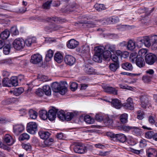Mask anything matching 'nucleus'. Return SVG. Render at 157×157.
Masks as SVG:
<instances>
[{
    "label": "nucleus",
    "mask_w": 157,
    "mask_h": 157,
    "mask_svg": "<svg viewBox=\"0 0 157 157\" xmlns=\"http://www.w3.org/2000/svg\"><path fill=\"white\" fill-rule=\"evenodd\" d=\"M67 84L66 82L62 81L59 83L55 82L51 84L52 90L55 92H59L62 95H64L67 91Z\"/></svg>",
    "instance_id": "1"
},
{
    "label": "nucleus",
    "mask_w": 157,
    "mask_h": 157,
    "mask_svg": "<svg viewBox=\"0 0 157 157\" xmlns=\"http://www.w3.org/2000/svg\"><path fill=\"white\" fill-rule=\"evenodd\" d=\"M89 148H92L91 145L87 144L86 146L81 144H78L75 145L74 147V150L75 152L79 154H84L87 152Z\"/></svg>",
    "instance_id": "2"
},
{
    "label": "nucleus",
    "mask_w": 157,
    "mask_h": 157,
    "mask_svg": "<svg viewBox=\"0 0 157 157\" xmlns=\"http://www.w3.org/2000/svg\"><path fill=\"white\" fill-rule=\"evenodd\" d=\"M95 55L94 56L93 59L95 62L101 63L102 59V53L104 48L101 46L97 47Z\"/></svg>",
    "instance_id": "3"
},
{
    "label": "nucleus",
    "mask_w": 157,
    "mask_h": 157,
    "mask_svg": "<svg viewBox=\"0 0 157 157\" xmlns=\"http://www.w3.org/2000/svg\"><path fill=\"white\" fill-rule=\"evenodd\" d=\"M13 46L16 50L19 51L25 47V40L21 38L16 39L13 43Z\"/></svg>",
    "instance_id": "4"
},
{
    "label": "nucleus",
    "mask_w": 157,
    "mask_h": 157,
    "mask_svg": "<svg viewBox=\"0 0 157 157\" xmlns=\"http://www.w3.org/2000/svg\"><path fill=\"white\" fill-rule=\"evenodd\" d=\"M157 40V36L154 35L151 37L145 36L143 38L140 40L141 45H143V43L147 47H149L151 44L152 42H154Z\"/></svg>",
    "instance_id": "5"
},
{
    "label": "nucleus",
    "mask_w": 157,
    "mask_h": 157,
    "mask_svg": "<svg viewBox=\"0 0 157 157\" xmlns=\"http://www.w3.org/2000/svg\"><path fill=\"white\" fill-rule=\"evenodd\" d=\"M37 19L40 21L43 22H51L54 21L57 22H65L66 20L64 18L57 17H48L45 18H42L40 17H38Z\"/></svg>",
    "instance_id": "6"
},
{
    "label": "nucleus",
    "mask_w": 157,
    "mask_h": 157,
    "mask_svg": "<svg viewBox=\"0 0 157 157\" xmlns=\"http://www.w3.org/2000/svg\"><path fill=\"white\" fill-rule=\"evenodd\" d=\"M26 129L29 133L32 134H35L37 131V124L35 122H29L27 124Z\"/></svg>",
    "instance_id": "7"
},
{
    "label": "nucleus",
    "mask_w": 157,
    "mask_h": 157,
    "mask_svg": "<svg viewBox=\"0 0 157 157\" xmlns=\"http://www.w3.org/2000/svg\"><path fill=\"white\" fill-rule=\"evenodd\" d=\"M145 59L147 64L151 65L156 61L157 57L154 54L150 53L146 54Z\"/></svg>",
    "instance_id": "8"
},
{
    "label": "nucleus",
    "mask_w": 157,
    "mask_h": 157,
    "mask_svg": "<svg viewBox=\"0 0 157 157\" xmlns=\"http://www.w3.org/2000/svg\"><path fill=\"white\" fill-rule=\"evenodd\" d=\"M57 111H58V109L54 107H52V109L48 110V118L49 120L52 121L55 119Z\"/></svg>",
    "instance_id": "9"
},
{
    "label": "nucleus",
    "mask_w": 157,
    "mask_h": 157,
    "mask_svg": "<svg viewBox=\"0 0 157 157\" xmlns=\"http://www.w3.org/2000/svg\"><path fill=\"white\" fill-rule=\"evenodd\" d=\"M64 62L66 64L69 66L73 65L75 62V59L71 55H66L64 58Z\"/></svg>",
    "instance_id": "10"
},
{
    "label": "nucleus",
    "mask_w": 157,
    "mask_h": 157,
    "mask_svg": "<svg viewBox=\"0 0 157 157\" xmlns=\"http://www.w3.org/2000/svg\"><path fill=\"white\" fill-rule=\"evenodd\" d=\"M42 59L41 56L39 54H35L32 56L30 60L31 63L37 64L40 63Z\"/></svg>",
    "instance_id": "11"
},
{
    "label": "nucleus",
    "mask_w": 157,
    "mask_h": 157,
    "mask_svg": "<svg viewBox=\"0 0 157 157\" xmlns=\"http://www.w3.org/2000/svg\"><path fill=\"white\" fill-rule=\"evenodd\" d=\"M122 106L126 109L133 110L134 109V105L133 100L131 98H128L126 102L123 103Z\"/></svg>",
    "instance_id": "12"
},
{
    "label": "nucleus",
    "mask_w": 157,
    "mask_h": 157,
    "mask_svg": "<svg viewBox=\"0 0 157 157\" xmlns=\"http://www.w3.org/2000/svg\"><path fill=\"white\" fill-rule=\"evenodd\" d=\"M111 136L113 138H116L120 142L123 143L125 142L127 140L126 136L124 134H113Z\"/></svg>",
    "instance_id": "13"
},
{
    "label": "nucleus",
    "mask_w": 157,
    "mask_h": 157,
    "mask_svg": "<svg viewBox=\"0 0 157 157\" xmlns=\"http://www.w3.org/2000/svg\"><path fill=\"white\" fill-rule=\"evenodd\" d=\"M105 92L115 95L117 94V90L115 88L108 86H102Z\"/></svg>",
    "instance_id": "14"
},
{
    "label": "nucleus",
    "mask_w": 157,
    "mask_h": 157,
    "mask_svg": "<svg viewBox=\"0 0 157 157\" xmlns=\"http://www.w3.org/2000/svg\"><path fill=\"white\" fill-rule=\"evenodd\" d=\"M79 44V42L74 39L68 41L67 44V47L69 48L74 49Z\"/></svg>",
    "instance_id": "15"
},
{
    "label": "nucleus",
    "mask_w": 157,
    "mask_h": 157,
    "mask_svg": "<svg viewBox=\"0 0 157 157\" xmlns=\"http://www.w3.org/2000/svg\"><path fill=\"white\" fill-rule=\"evenodd\" d=\"M24 129V127L21 124H17L13 126L14 132L16 135L19 134Z\"/></svg>",
    "instance_id": "16"
},
{
    "label": "nucleus",
    "mask_w": 157,
    "mask_h": 157,
    "mask_svg": "<svg viewBox=\"0 0 157 157\" xmlns=\"http://www.w3.org/2000/svg\"><path fill=\"white\" fill-rule=\"evenodd\" d=\"M3 140L4 143L9 145H12L14 142L12 137L9 134H6L5 135Z\"/></svg>",
    "instance_id": "17"
},
{
    "label": "nucleus",
    "mask_w": 157,
    "mask_h": 157,
    "mask_svg": "<svg viewBox=\"0 0 157 157\" xmlns=\"http://www.w3.org/2000/svg\"><path fill=\"white\" fill-rule=\"evenodd\" d=\"M136 65L140 68L143 67L145 65V62L144 59L141 57L137 58L136 60L135 63Z\"/></svg>",
    "instance_id": "18"
},
{
    "label": "nucleus",
    "mask_w": 157,
    "mask_h": 157,
    "mask_svg": "<svg viewBox=\"0 0 157 157\" xmlns=\"http://www.w3.org/2000/svg\"><path fill=\"white\" fill-rule=\"evenodd\" d=\"M111 104L113 106L117 109H120L122 105L121 101L117 98L113 99Z\"/></svg>",
    "instance_id": "19"
},
{
    "label": "nucleus",
    "mask_w": 157,
    "mask_h": 157,
    "mask_svg": "<svg viewBox=\"0 0 157 157\" xmlns=\"http://www.w3.org/2000/svg\"><path fill=\"white\" fill-rule=\"evenodd\" d=\"M146 153L148 157H155L157 155L156 151L153 148H150L147 150Z\"/></svg>",
    "instance_id": "20"
},
{
    "label": "nucleus",
    "mask_w": 157,
    "mask_h": 157,
    "mask_svg": "<svg viewBox=\"0 0 157 157\" xmlns=\"http://www.w3.org/2000/svg\"><path fill=\"white\" fill-rule=\"evenodd\" d=\"M54 59L58 63H60L63 61V57L61 53L57 52L55 54Z\"/></svg>",
    "instance_id": "21"
},
{
    "label": "nucleus",
    "mask_w": 157,
    "mask_h": 157,
    "mask_svg": "<svg viewBox=\"0 0 157 157\" xmlns=\"http://www.w3.org/2000/svg\"><path fill=\"white\" fill-rule=\"evenodd\" d=\"M141 103L142 106L144 108H146L148 103V100L145 95H142L140 97Z\"/></svg>",
    "instance_id": "22"
},
{
    "label": "nucleus",
    "mask_w": 157,
    "mask_h": 157,
    "mask_svg": "<svg viewBox=\"0 0 157 157\" xmlns=\"http://www.w3.org/2000/svg\"><path fill=\"white\" fill-rule=\"evenodd\" d=\"M136 47V43L132 40H129L127 43V48L128 50L132 51Z\"/></svg>",
    "instance_id": "23"
},
{
    "label": "nucleus",
    "mask_w": 157,
    "mask_h": 157,
    "mask_svg": "<svg viewBox=\"0 0 157 157\" xmlns=\"http://www.w3.org/2000/svg\"><path fill=\"white\" fill-rule=\"evenodd\" d=\"M38 133L41 138L44 140L48 139L50 135V134L48 132L44 131H40Z\"/></svg>",
    "instance_id": "24"
},
{
    "label": "nucleus",
    "mask_w": 157,
    "mask_h": 157,
    "mask_svg": "<svg viewBox=\"0 0 157 157\" xmlns=\"http://www.w3.org/2000/svg\"><path fill=\"white\" fill-rule=\"evenodd\" d=\"M36 38L34 37L28 38L25 41V45L30 46L32 44L36 42Z\"/></svg>",
    "instance_id": "25"
},
{
    "label": "nucleus",
    "mask_w": 157,
    "mask_h": 157,
    "mask_svg": "<svg viewBox=\"0 0 157 157\" xmlns=\"http://www.w3.org/2000/svg\"><path fill=\"white\" fill-rule=\"evenodd\" d=\"M10 32L7 29H5L0 34V38L3 40L6 39L10 36Z\"/></svg>",
    "instance_id": "26"
},
{
    "label": "nucleus",
    "mask_w": 157,
    "mask_h": 157,
    "mask_svg": "<svg viewBox=\"0 0 157 157\" xmlns=\"http://www.w3.org/2000/svg\"><path fill=\"white\" fill-rule=\"evenodd\" d=\"M128 115L126 113L121 114L119 116V119L121 122L124 124L128 121Z\"/></svg>",
    "instance_id": "27"
},
{
    "label": "nucleus",
    "mask_w": 157,
    "mask_h": 157,
    "mask_svg": "<svg viewBox=\"0 0 157 157\" xmlns=\"http://www.w3.org/2000/svg\"><path fill=\"white\" fill-rule=\"evenodd\" d=\"M111 52L107 49H104L102 53V57L107 60H109L111 55Z\"/></svg>",
    "instance_id": "28"
},
{
    "label": "nucleus",
    "mask_w": 157,
    "mask_h": 157,
    "mask_svg": "<svg viewBox=\"0 0 157 157\" xmlns=\"http://www.w3.org/2000/svg\"><path fill=\"white\" fill-rule=\"evenodd\" d=\"M39 116L42 120H45L48 118V113L45 110H41L39 112Z\"/></svg>",
    "instance_id": "29"
},
{
    "label": "nucleus",
    "mask_w": 157,
    "mask_h": 157,
    "mask_svg": "<svg viewBox=\"0 0 157 157\" xmlns=\"http://www.w3.org/2000/svg\"><path fill=\"white\" fill-rule=\"evenodd\" d=\"M110 70L112 71L115 72L119 67V63H111L109 66Z\"/></svg>",
    "instance_id": "30"
},
{
    "label": "nucleus",
    "mask_w": 157,
    "mask_h": 157,
    "mask_svg": "<svg viewBox=\"0 0 157 157\" xmlns=\"http://www.w3.org/2000/svg\"><path fill=\"white\" fill-rule=\"evenodd\" d=\"M53 55V51L49 49L47 52L46 55L45 60L47 62L50 61L52 58Z\"/></svg>",
    "instance_id": "31"
},
{
    "label": "nucleus",
    "mask_w": 157,
    "mask_h": 157,
    "mask_svg": "<svg viewBox=\"0 0 157 157\" xmlns=\"http://www.w3.org/2000/svg\"><path fill=\"white\" fill-rule=\"evenodd\" d=\"M122 67L123 69L128 71H131L133 69L131 64L128 62L123 63L122 64Z\"/></svg>",
    "instance_id": "32"
},
{
    "label": "nucleus",
    "mask_w": 157,
    "mask_h": 157,
    "mask_svg": "<svg viewBox=\"0 0 157 157\" xmlns=\"http://www.w3.org/2000/svg\"><path fill=\"white\" fill-rule=\"evenodd\" d=\"M11 81L7 77L4 78L2 81V84L3 86L11 87Z\"/></svg>",
    "instance_id": "33"
},
{
    "label": "nucleus",
    "mask_w": 157,
    "mask_h": 157,
    "mask_svg": "<svg viewBox=\"0 0 157 157\" xmlns=\"http://www.w3.org/2000/svg\"><path fill=\"white\" fill-rule=\"evenodd\" d=\"M43 91L46 95H50L51 94V89L48 85H45L43 87Z\"/></svg>",
    "instance_id": "34"
},
{
    "label": "nucleus",
    "mask_w": 157,
    "mask_h": 157,
    "mask_svg": "<svg viewBox=\"0 0 157 157\" xmlns=\"http://www.w3.org/2000/svg\"><path fill=\"white\" fill-rule=\"evenodd\" d=\"M29 114L30 117L33 119H36L37 116V113L33 109L29 110Z\"/></svg>",
    "instance_id": "35"
},
{
    "label": "nucleus",
    "mask_w": 157,
    "mask_h": 157,
    "mask_svg": "<svg viewBox=\"0 0 157 157\" xmlns=\"http://www.w3.org/2000/svg\"><path fill=\"white\" fill-rule=\"evenodd\" d=\"M18 78L17 76H12L11 77V86H16L18 85Z\"/></svg>",
    "instance_id": "36"
},
{
    "label": "nucleus",
    "mask_w": 157,
    "mask_h": 157,
    "mask_svg": "<svg viewBox=\"0 0 157 157\" xmlns=\"http://www.w3.org/2000/svg\"><path fill=\"white\" fill-rule=\"evenodd\" d=\"M138 55L136 52H133L131 54L129 59L130 61L133 63H135L136 59L138 58Z\"/></svg>",
    "instance_id": "37"
},
{
    "label": "nucleus",
    "mask_w": 157,
    "mask_h": 157,
    "mask_svg": "<svg viewBox=\"0 0 157 157\" xmlns=\"http://www.w3.org/2000/svg\"><path fill=\"white\" fill-rule=\"evenodd\" d=\"M30 138L29 135L27 133H24L21 134L19 137L20 140L23 141L25 140H28Z\"/></svg>",
    "instance_id": "38"
},
{
    "label": "nucleus",
    "mask_w": 157,
    "mask_h": 157,
    "mask_svg": "<svg viewBox=\"0 0 157 157\" xmlns=\"http://www.w3.org/2000/svg\"><path fill=\"white\" fill-rule=\"evenodd\" d=\"M85 70L87 74L89 75L93 74L94 73V70L93 67L90 66L86 67Z\"/></svg>",
    "instance_id": "39"
},
{
    "label": "nucleus",
    "mask_w": 157,
    "mask_h": 157,
    "mask_svg": "<svg viewBox=\"0 0 157 157\" xmlns=\"http://www.w3.org/2000/svg\"><path fill=\"white\" fill-rule=\"evenodd\" d=\"M11 44H8L4 47L3 49V53L5 55H8L9 54L10 51Z\"/></svg>",
    "instance_id": "40"
},
{
    "label": "nucleus",
    "mask_w": 157,
    "mask_h": 157,
    "mask_svg": "<svg viewBox=\"0 0 157 157\" xmlns=\"http://www.w3.org/2000/svg\"><path fill=\"white\" fill-rule=\"evenodd\" d=\"M24 91V89L22 87H19L15 89L13 93L16 96H18L21 94Z\"/></svg>",
    "instance_id": "41"
},
{
    "label": "nucleus",
    "mask_w": 157,
    "mask_h": 157,
    "mask_svg": "<svg viewBox=\"0 0 157 157\" xmlns=\"http://www.w3.org/2000/svg\"><path fill=\"white\" fill-rule=\"evenodd\" d=\"M57 113L59 118L62 120H65V114L64 111L63 110H60L59 112L57 111Z\"/></svg>",
    "instance_id": "42"
},
{
    "label": "nucleus",
    "mask_w": 157,
    "mask_h": 157,
    "mask_svg": "<svg viewBox=\"0 0 157 157\" xmlns=\"http://www.w3.org/2000/svg\"><path fill=\"white\" fill-rule=\"evenodd\" d=\"M104 49H107L110 52H113L115 51V48L114 45H110L109 44H107L105 46Z\"/></svg>",
    "instance_id": "43"
},
{
    "label": "nucleus",
    "mask_w": 157,
    "mask_h": 157,
    "mask_svg": "<svg viewBox=\"0 0 157 157\" xmlns=\"http://www.w3.org/2000/svg\"><path fill=\"white\" fill-rule=\"evenodd\" d=\"M84 121L89 124H93L94 122V119L92 118L89 115H86L84 117Z\"/></svg>",
    "instance_id": "44"
},
{
    "label": "nucleus",
    "mask_w": 157,
    "mask_h": 157,
    "mask_svg": "<svg viewBox=\"0 0 157 157\" xmlns=\"http://www.w3.org/2000/svg\"><path fill=\"white\" fill-rule=\"evenodd\" d=\"M147 52V49L144 48L141 49L138 52L139 57H141L142 58L144 57H145Z\"/></svg>",
    "instance_id": "45"
},
{
    "label": "nucleus",
    "mask_w": 157,
    "mask_h": 157,
    "mask_svg": "<svg viewBox=\"0 0 157 157\" xmlns=\"http://www.w3.org/2000/svg\"><path fill=\"white\" fill-rule=\"evenodd\" d=\"M94 8L97 10L100 11L104 10L105 8L103 4H97L94 5Z\"/></svg>",
    "instance_id": "46"
},
{
    "label": "nucleus",
    "mask_w": 157,
    "mask_h": 157,
    "mask_svg": "<svg viewBox=\"0 0 157 157\" xmlns=\"http://www.w3.org/2000/svg\"><path fill=\"white\" fill-rule=\"evenodd\" d=\"M74 115V113H67L65 115V120L70 121L73 118Z\"/></svg>",
    "instance_id": "47"
},
{
    "label": "nucleus",
    "mask_w": 157,
    "mask_h": 157,
    "mask_svg": "<svg viewBox=\"0 0 157 157\" xmlns=\"http://www.w3.org/2000/svg\"><path fill=\"white\" fill-rule=\"evenodd\" d=\"M52 1H48L44 3L43 5V7L44 9H48L50 8Z\"/></svg>",
    "instance_id": "48"
},
{
    "label": "nucleus",
    "mask_w": 157,
    "mask_h": 157,
    "mask_svg": "<svg viewBox=\"0 0 157 157\" xmlns=\"http://www.w3.org/2000/svg\"><path fill=\"white\" fill-rule=\"evenodd\" d=\"M144 113L141 110H139L138 111L137 118L139 120H142L144 117Z\"/></svg>",
    "instance_id": "49"
},
{
    "label": "nucleus",
    "mask_w": 157,
    "mask_h": 157,
    "mask_svg": "<svg viewBox=\"0 0 157 157\" xmlns=\"http://www.w3.org/2000/svg\"><path fill=\"white\" fill-rule=\"evenodd\" d=\"M14 99V98H9L8 99L2 101V104L4 105H9L13 102V100Z\"/></svg>",
    "instance_id": "50"
},
{
    "label": "nucleus",
    "mask_w": 157,
    "mask_h": 157,
    "mask_svg": "<svg viewBox=\"0 0 157 157\" xmlns=\"http://www.w3.org/2000/svg\"><path fill=\"white\" fill-rule=\"evenodd\" d=\"M22 147L26 151H30L32 149V146L29 143L22 144Z\"/></svg>",
    "instance_id": "51"
},
{
    "label": "nucleus",
    "mask_w": 157,
    "mask_h": 157,
    "mask_svg": "<svg viewBox=\"0 0 157 157\" xmlns=\"http://www.w3.org/2000/svg\"><path fill=\"white\" fill-rule=\"evenodd\" d=\"M151 76L146 75L143 76L142 80L145 82L148 83L151 81Z\"/></svg>",
    "instance_id": "52"
},
{
    "label": "nucleus",
    "mask_w": 157,
    "mask_h": 157,
    "mask_svg": "<svg viewBox=\"0 0 157 157\" xmlns=\"http://www.w3.org/2000/svg\"><path fill=\"white\" fill-rule=\"evenodd\" d=\"M80 23L81 24H86V26L88 27H92L94 26L93 24L90 21H82Z\"/></svg>",
    "instance_id": "53"
},
{
    "label": "nucleus",
    "mask_w": 157,
    "mask_h": 157,
    "mask_svg": "<svg viewBox=\"0 0 157 157\" xmlns=\"http://www.w3.org/2000/svg\"><path fill=\"white\" fill-rule=\"evenodd\" d=\"M52 26L53 31L60 29L63 28L59 25L55 24H52Z\"/></svg>",
    "instance_id": "54"
},
{
    "label": "nucleus",
    "mask_w": 157,
    "mask_h": 157,
    "mask_svg": "<svg viewBox=\"0 0 157 157\" xmlns=\"http://www.w3.org/2000/svg\"><path fill=\"white\" fill-rule=\"evenodd\" d=\"M121 129L125 131H128L130 129H133L134 127H130L129 126H127L125 125H122L120 127Z\"/></svg>",
    "instance_id": "55"
},
{
    "label": "nucleus",
    "mask_w": 157,
    "mask_h": 157,
    "mask_svg": "<svg viewBox=\"0 0 157 157\" xmlns=\"http://www.w3.org/2000/svg\"><path fill=\"white\" fill-rule=\"evenodd\" d=\"M110 58H111L112 60L114 62L113 63H119L118 60V57L116 54H111Z\"/></svg>",
    "instance_id": "56"
},
{
    "label": "nucleus",
    "mask_w": 157,
    "mask_h": 157,
    "mask_svg": "<svg viewBox=\"0 0 157 157\" xmlns=\"http://www.w3.org/2000/svg\"><path fill=\"white\" fill-rule=\"evenodd\" d=\"M36 94L40 97L42 96L44 94L43 90L41 88L37 89L35 92Z\"/></svg>",
    "instance_id": "57"
},
{
    "label": "nucleus",
    "mask_w": 157,
    "mask_h": 157,
    "mask_svg": "<svg viewBox=\"0 0 157 157\" xmlns=\"http://www.w3.org/2000/svg\"><path fill=\"white\" fill-rule=\"evenodd\" d=\"M71 89L72 91H75L78 87L77 84L75 82H72L71 85Z\"/></svg>",
    "instance_id": "58"
},
{
    "label": "nucleus",
    "mask_w": 157,
    "mask_h": 157,
    "mask_svg": "<svg viewBox=\"0 0 157 157\" xmlns=\"http://www.w3.org/2000/svg\"><path fill=\"white\" fill-rule=\"evenodd\" d=\"M153 132L152 131H149L147 132L145 134V136L146 137L147 139H151L153 138Z\"/></svg>",
    "instance_id": "59"
},
{
    "label": "nucleus",
    "mask_w": 157,
    "mask_h": 157,
    "mask_svg": "<svg viewBox=\"0 0 157 157\" xmlns=\"http://www.w3.org/2000/svg\"><path fill=\"white\" fill-rule=\"evenodd\" d=\"M11 30L13 35H17L19 34V31L16 27H12L11 28Z\"/></svg>",
    "instance_id": "60"
},
{
    "label": "nucleus",
    "mask_w": 157,
    "mask_h": 157,
    "mask_svg": "<svg viewBox=\"0 0 157 157\" xmlns=\"http://www.w3.org/2000/svg\"><path fill=\"white\" fill-rule=\"evenodd\" d=\"M148 120L149 123L151 124H155V119L154 117L152 116H149L148 117Z\"/></svg>",
    "instance_id": "61"
},
{
    "label": "nucleus",
    "mask_w": 157,
    "mask_h": 157,
    "mask_svg": "<svg viewBox=\"0 0 157 157\" xmlns=\"http://www.w3.org/2000/svg\"><path fill=\"white\" fill-rule=\"evenodd\" d=\"M111 22L112 24L117 23L119 21V18L117 17H111Z\"/></svg>",
    "instance_id": "62"
},
{
    "label": "nucleus",
    "mask_w": 157,
    "mask_h": 157,
    "mask_svg": "<svg viewBox=\"0 0 157 157\" xmlns=\"http://www.w3.org/2000/svg\"><path fill=\"white\" fill-rule=\"evenodd\" d=\"M44 30L48 32H51L53 31L52 25L45 27Z\"/></svg>",
    "instance_id": "63"
},
{
    "label": "nucleus",
    "mask_w": 157,
    "mask_h": 157,
    "mask_svg": "<svg viewBox=\"0 0 157 157\" xmlns=\"http://www.w3.org/2000/svg\"><path fill=\"white\" fill-rule=\"evenodd\" d=\"M157 40H156L154 42H152L151 48L153 50H155L157 49Z\"/></svg>",
    "instance_id": "64"
}]
</instances>
